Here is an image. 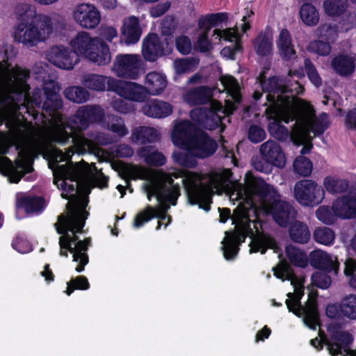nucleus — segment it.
Segmentation results:
<instances>
[{"label": "nucleus", "mask_w": 356, "mask_h": 356, "mask_svg": "<svg viewBox=\"0 0 356 356\" xmlns=\"http://www.w3.org/2000/svg\"><path fill=\"white\" fill-rule=\"evenodd\" d=\"M159 138V133L152 127H138L132 130L131 140L134 143H152L158 140Z\"/></svg>", "instance_id": "obj_25"}, {"label": "nucleus", "mask_w": 356, "mask_h": 356, "mask_svg": "<svg viewBox=\"0 0 356 356\" xmlns=\"http://www.w3.org/2000/svg\"><path fill=\"white\" fill-rule=\"evenodd\" d=\"M176 46L177 50L183 54H187L191 50V42L187 36H180L176 40Z\"/></svg>", "instance_id": "obj_51"}, {"label": "nucleus", "mask_w": 356, "mask_h": 356, "mask_svg": "<svg viewBox=\"0 0 356 356\" xmlns=\"http://www.w3.org/2000/svg\"><path fill=\"white\" fill-rule=\"evenodd\" d=\"M65 96L67 99L75 103H82L88 99V92L83 88L73 86L65 90Z\"/></svg>", "instance_id": "obj_43"}, {"label": "nucleus", "mask_w": 356, "mask_h": 356, "mask_svg": "<svg viewBox=\"0 0 356 356\" xmlns=\"http://www.w3.org/2000/svg\"><path fill=\"white\" fill-rule=\"evenodd\" d=\"M300 17L307 26H314L319 20V15L316 8L310 3L303 4L300 9Z\"/></svg>", "instance_id": "obj_34"}, {"label": "nucleus", "mask_w": 356, "mask_h": 356, "mask_svg": "<svg viewBox=\"0 0 356 356\" xmlns=\"http://www.w3.org/2000/svg\"><path fill=\"white\" fill-rule=\"evenodd\" d=\"M273 35L269 32L260 33L254 41V47L256 52L265 56L270 53L272 50Z\"/></svg>", "instance_id": "obj_32"}, {"label": "nucleus", "mask_w": 356, "mask_h": 356, "mask_svg": "<svg viewBox=\"0 0 356 356\" xmlns=\"http://www.w3.org/2000/svg\"><path fill=\"white\" fill-rule=\"evenodd\" d=\"M108 122L107 129L116 134L120 137H123L128 134V129L126 127L124 120L119 117L114 115L107 116Z\"/></svg>", "instance_id": "obj_42"}, {"label": "nucleus", "mask_w": 356, "mask_h": 356, "mask_svg": "<svg viewBox=\"0 0 356 356\" xmlns=\"http://www.w3.org/2000/svg\"><path fill=\"white\" fill-rule=\"evenodd\" d=\"M328 337L323 335L319 332V337L313 339L310 343L317 349L322 348V344L324 343L330 356H333L329 349L330 344L333 345L335 356H348L351 351L349 350L348 344L351 341L350 335L343 331L339 327L330 326L328 327Z\"/></svg>", "instance_id": "obj_9"}, {"label": "nucleus", "mask_w": 356, "mask_h": 356, "mask_svg": "<svg viewBox=\"0 0 356 356\" xmlns=\"http://www.w3.org/2000/svg\"><path fill=\"white\" fill-rule=\"evenodd\" d=\"M44 207L42 199L25 196L19 200L18 209H23L27 215H32L40 212Z\"/></svg>", "instance_id": "obj_29"}, {"label": "nucleus", "mask_w": 356, "mask_h": 356, "mask_svg": "<svg viewBox=\"0 0 356 356\" xmlns=\"http://www.w3.org/2000/svg\"><path fill=\"white\" fill-rule=\"evenodd\" d=\"M209 111L195 108L191 112V118L195 124L188 120L175 122L171 134L172 143L186 150L191 156L204 159L211 156L217 149V143L204 132L197 129V126L207 129H215L220 127V131L225 129L222 123V116L229 115L236 109L235 105L229 100H225L223 107L217 101L211 100Z\"/></svg>", "instance_id": "obj_5"}, {"label": "nucleus", "mask_w": 356, "mask_h": 356, "mask_svg": "<svg viewBox=\"0 0 356 356\" xmlns=\"http://www.w3.org/2000/svg\"><path fill=\"white\" fill-rule=\"evenodd\" d=\"M248 137L254 143H259L265 138V131L257 126H252L249 129Z\"/></svg>", "instance_id": "obj_53"}, {"label": "nucleus", "mask_w": 356, "mask_h": 356, "mask_svg": "<svg viewBox=\"0 0 356 356\" xmlns=\"http://www.w3.org/2000/svg\"><path fill=\"white\" fill-rule=\"evenodd\" d=\"M213 95L211 88L201 86L189 90L183 95V99L191 106L202 104L209 101Z\"/></svg>", "instance_id": "obj_22"}, {"label": "nucleus", "mask_w": 356, "mask_h": 356, "mask_svg": "<svg viewBox=\"0 0 356 356\" xmlns=\"http://www.w3.org/2000/svg\"><path fill=\"white\" fill-rule=\"evenodd\" d=\"M345 122L348 128L356 129V109L347 113Z\"/></svg>", "instance_id": "obj_62"}, {"label": "nucleus", "mask_w": 356, "mask_h": 356, "mask_svg": "<svg viewBox=\"0 0 356 356\" xmlns=\"http://www.w3.org/2000/svg\"><path fill=\"white\" fill-rule=\"evenodd\" d=\"M134 153L133 149L131 147H130L129 145L123 144L119 145L115 151V153L112 155L113 157L114 156H122V157H127V156H131Z\"/></svg>", "instance_id": "obj_61"}, {"label": "nucleus", "mask_w": 356, "mask_h": 356, "mask_svg": "<svg viewBox=\"0 0 356 356\" xmlns=\"http://www.w3.org/2000/svg\"><path fill=\"white\" fill-rule=\"evenodd\" d=\"M113 88L119 96L132 102H141L147 97L145 87L136 82L115 79Z\"/></svg>", "instance_id": "obj_15"}, {"label": "nucleus", "mask_w": 356, "mask_h": 356, "mask_svg": "<svg viewBox=\"0 0 356 356\" xmlns=\"http://www.w3.org/2000/svg\"><path fill=\"white\" fill-rule=\"evenodd\" d=\"M230 201H238L234 210L232 221L235 225L234 232H225L222 241V250L227 260L233 259L238 251V245L244 242L246 236L252 238L250 253H265L268 248L279 253L280 248L275 241L263 233L260 214L272 216L274 220L282 227H286L296 218V211L283 200L276 188L251 173H246L245 185L235 183L229 193Z\"/></svg>", "instance_id": "obj_2"}, {"label": "nucleus", "mask_w": 356, "mask_h": 356, "mask_svg": "<svg viewBox=\"0 0 356 356\" xmlns=\"http://www.w3.org/2000/svg\"><path fill=\"white\" fill-rule=\"evenodd\" d=\"M212 36L219 40L222 39L229 42H234V44L241 43V35L239 34L236 26L222 30L216 29L213 31Z\"/></svg>", "instance_id": "obj_36"}, {"label": "nucleus", "mask_w": 356, "mask_h": 356, "mask_svg": "<svg viewBox=\"0 0 356 356\" xmlns=\"http://www.w3.org/2000/svg\"><path fill=\"white\" fill-rule=\"evenodd\" d=\"M46 58L55 66L64 70H72L79 62L76 55L62 45L51 47L47 51Z\"/></svg>", "instance_id": "obj_13"}, {"label": "nucleus", "mask_w": 356, "mask_h": 356, "mask_svg": "<svg viewBox=\"0 0 356 356\" xmlns=\"http://www.w3.org/2000/svg\"><path fill=\"white\" fill-rule=\"evenodd\" d=\"M341 315L352 320H356V295L345 296L340 302Z\"/></svg>", "instance_id": "obj_35"}, {"label": "nucleus", "mask_w": 356, "mask_h": 356, "mask_svg": "<svg viewBox=\"0 0 356 356\" xmlns=\"http://www.w3.org/2000/svg\"><path fill=\"white\" fill-rule=\"evenodd\" d=\"M305 70L311 82L318 87L321 85L322 81L314 65L308 60H305Z\"/></svg>", "instance_id": "obj_50"}, {"label": "nucleus", "mask_w": 356, "mask_h": 356, "mask_svg": "<svg viewBox=\"0 0 356 356\" xmlns=\"http://www.w3.org/2000/svg\"><path fill=\"white\" fill-rule=\"evenodd\" d=\"M29 77L26 69L10 68L6 63H0V122H4L8 129V136L0 138V172L7 176L10 182L18 183L31 171L29 158L35 153L46 152L54 182L63 190L62 197L69 200L65 213L59 216L55 224L57 232L61 234L60 255L67 257L70 252L73 261L78 263L75 270L80 273L88 263L86 252L91 243L90 238L80 240L76 235L82 232L88 215L86 197L76 195L86 168L69 161L74 148L79 154H97L99 145L110 142L104 134L88 139L77 133L90 122L102 120L103 110L97 106H84L69 122L58 115L48 127L33 124L20 111L30 113L34 106L41 104L40 100L35 97L31 100L29 95Z\"/></svg>", "instance_id": "obj_1"}, {"label": "nucleus", "mask_w": 356, "mask_h": 356, "mask_svg": "<svg viewBox=\"0 0 356 356\" xmlns=\"http://www.w3.org/2000/svg\"><path fill=\"white\" fill-rule=\"evenodd\" d=\"M260 152L268 163L278 168H283L285 165V156L277 143L269 140L263 143L260 147Z\"/></svg>", "instance_id": "obj_18"}, {"label": "nucleus", "mask_w": 356, "mask_h": 356, "mask_svg": "<svg viewBox=\"0 0 356 356\" xmlns=\"http://www.w3.org/2000/svg\"><path fill=\"white\" fill-rule=\"evenodd\" d=\"M127 175L130 179H145L143 188L149 200L154 196L159 202L156 207L147 206L137 214L134 226L142 227L145 222L154 217L159 218L156 229L162 225L165 227L170 223L171 219L166 212L170 208L168 203L175 205L177 199L180 195L179 184H175L173 178H182V182L191 204H198L200 208L209 211L213 193H221L227 186L232 172L229 169L220 172H211L200 175L192 172L176 171L165 173L162 171L149 170L144 167L135 165H125Z\"/></svg>", "instance_id": "obj_3"}, {"label": "nucleus", "mask_w": 356, "mask_h": 356, "mask_svg": "<svg viewBox=\"0 0 356 356\" xmlns=\"http://www.w3.org/2000/svg\"><path fill=\"white\" fill-rule=\"evenodd\" d=\"M273 270L277 278L290 280L293 287V293H289V298L286 300L289 311L298 317H303L305 324L310 329L316 330L319 326L316 298L309 295L306 305L303 307L300 305V299L304 294L305 278L295 275L290 266L285 261H280Z\"/></svg>", "instance_id": "obj_6"}, {"label": "nucleus", "mask_w": 356, "mask_h": 356, "mask_svg": "<svg viewBox=\"0 0 356 356\" xmlns=\"http://www.w3.org/2000/svg\"><path fill=\"white\" fill-rule=\"evenodd\" d=\"M316 216L318 220L326 225L334 223L339 218L336 209H334V203L332 207L327 205L319 207L316 211Z\"/></svg>", "instance_id": "obj_37"}, {"label": "nucleus", "mask_w": 356, "mask_h": 356, "mask_svg": "<svg viewBox=\"0 0 356 356\" xmlns=\"http://www.w3.org/2000/svg\"><path fill=\"white\" fill-rule=\"evenodd\" d=\"M259 80L264 91L268 92L266 99L269 106L266 112L268 118L272 120L268 124L270 134L278 140H285L289 131L280 122L288 123L296 120L291 139L297 145H304L301 154L309 152L312 147L310 133L314 136L322 134L328 127V115L322 113L316 118L312 105L293 94L289 95L285 86L277 78L264 81V74H261Z\"/></svg>", "instance_id": "obj_4"}, {"label": "nucleus", "mask_w": 356, "mask_h": 356, "mask_svg": "<svg viewBox=\"0 0 356 356\" xmlns=\"http://www.w3.org/2000/svg\"><path fill=\"white\" fill-rule=\"evenodd\" d=\"M311 264L317 268L333 272L337 275L339 270V262L336 256L331 255L321 250H316L310 254Z\"/></svg>", "instance_id": "obj_16"}, {"label": "nucleus", "mask_w": 356, "mask_h": 356, "mask_svg": "<svg viewBox=\"0 0 356 356\" xmlns=\"http://www.w3.org/2000/svg\"><path fill=\"white\" fill-rule=\"evenodd\" d=\"M323 189L330 194H339L346 191L349 187L348 181L335 175L326 176L323 181Z\"/></svg>", "instance_id": "obj_26"}, {"label": "nucleus", "mask_w": 356, "mask_h": 356, "mask_svg": "<svg viewBox=\"0 0 356 356\" xmlns=\"http://www.w3.org/2000/svg\"><path fill=\"white\" fill-rule=\"evenodd\" d=\"M291 238L299 243H305L310 238V232L308 227L299 221L294 222L289 229Z\"/></svg>", "instance_id": "obj_30"}, {"label": "nucleus", "mask_w": 356, "mask_h": 356, "mask_svg": "<svg viewBox=\"0 0 356 356\" xmlns=\"http://www.w3.org/2000/svg\"><path fill=\"white\" fill-rule=\"evenodd\" d=\"M149 165L160 166L165 163V157L153 147H143L138 152Z\"/></svg>", "instance_id": "obj_28"}, {"label": "nucleus", "mask_w": 356, "mask_h": 356, "mask_svg": "<svg viewBox=\"0 0 356 356\" xmlns=\"http://www.w3.org/2000/svg\"><path fill=\"white\" fill-rule=\"evenodd\" d=\"M173 159L178 164L184 167L193 168L196 165V163L193 159H189L188 156L179 152L173 153Z\"/></svg>", "instance_id": "obj_52"}, {"label": "nucleus", "mask_w": 356, "mask_h": 356, "mask_svg": "<svg viewBox=\"0 0 356 356\" xmlns=\"http://www.w3.org/2000/svg\"><path fill=\"white\" fill-rule=\"evenodd\" d=\"M13 246L17 251L22 254L29 252L32 250L31 244L22 238H16L13 243Z\"/></svg>", "instance_id": "obj_54"}, {"label": "nucleus", "mask_w": 356, "mask_h": 356, "mask_svg": "<svg viewBox=\"0 0 356 356\" xmlns=\"http://www.w3.org/2000/svg\"><path fill=\"white\" fill-rule=\"evenodd\" d=\"M115 79L99 74H90L86 76L84 80L85 86L95 90H104L106 89L113 90Z\"/></svg>", "instance_id": "obj_24"}, {"label": "nucleus", "mask_w": 356, "mask_h": 356, "mask_svg": "<svg viewBox=\"0 0 356 356\" xmlns=\"http://www.w3.org/2000/svg\"><path fill=\"white\" fill-rule=\"evenodd\" d=\"M334 209L340 218L356 217V193L337 198L334 201Z\"/></svg>", "instance_id": "obj_19"}, {"label": "nucleus", "mask_w": 356, "mask_h": 356, "mask_svg": "<svg viewBox=\"0 0 356 356\" xmlns=\"http://www.w3.org/2000/svg\"><path fill=\"white\" fill-rule=\"evenodd\" d=\"M347 7V0H325L323 3L325 12L330 16L342 14Z\"/></svg>", "instance_id": "obj_39"}, {"label": "nucleus", "mask_w": 356, "mask_h": 356, "mask_svg": "<svg viewBox=\"0 0 356 356\" xmlns=\"http://www.w3.org/2000/svg\"><path fill=\"white\" fill-rule=\"evenodd\" d=\"M341 314L340 305H330L326 308V315L330 318H335Z\"/></svg>", "instance_id": "obj_64"}, {"label": "nucleus", "mask_w": 356, "mask_h": 356, "mask_svg": "<svg viewBox=\"0 0 356 356\" xmlns=\"http://www.w3.org/2000/svg\"><path fill=\"white\" fill-rule=\"evenodd\" d=\"M170 7L168 1L163 2L153 6L150 10V15L153 17H159L163 15Z\"/></svg>", "instance_id": "obj_57"}, {"label": "nucleus", "mask_w": 356, "mask_h": 356, "mask_svg": "<svg viewBox=\"0 0 356 356\" xmlns=\"http://www.w3.org/2000/svg\"><path fill=\"white\" fill-rule=\"evenodd\" d=\"M276 44L279 49L280 56L284 60H291L296 55V51L291 41L289 31L286 29H282L276 40Z\"/></svg>", "instance_id": "obj_23"}, {"label": "nucleus", "mask_w": 356, "mask_h": 356, "mask_svg": "<svg viewBox=\"0 0 356 356\" xmlns=\"http://www.w3.org/2000/svg\"><path fill=\"white\" fill-rule=\"evenodd\" d=\"M167 86L166 76L157 72H149L145 79V88L148 94L158 95L161 94Z\"/></svg>", "instance_id": "obj_21"}, {"label": "nucleus", "mask_w": 356, "mask_h": 356, "mask_svg": "<svg viewBox=\"0 0 356 356\" xmlns=\"http://www.w3.org/2000/svg\"><path fill=\"white\" fill-rule=\"evenodd\" d=\"M173 111L172 106L168 102L152 99L148 102L143 108L144 114L149 117L162 118L169 116Z\"/></svg>", "instance_id": "obj_20"}, {"label": "nucleus", "mask_w": 356, "mask_h": 356, "mask_svg": "<svg viewBox=\"0 0 356 356\" xmlns=\"http://www.w3.org/2000/svg\"><path fill=\"white\" fill-rule=\"evenodd\" d=\"M332 66L339 75L348 76L355 71V60L350 56H339L332 60Z\"/></svg>", "instance_id": "obj_27"}, {"label": "nucleus", "mask_w": 356, "mask_h": 356, "mask_svg": "<svg viewBox=\"0 0 356 356\" xmlns=\"http://www.w3.org/2000/svg\"><path fill=\"white\" fill-rule=\"evenodd\" d=\"M307 50L321 56H326L330 52L331 48L327 42L314 40L309 43Z\"/></svg>", "instance_id": "obj_47"}, {"label": "nucleus", "mask_w": 356, "mask_h": 356, "mask_svg": "<svg viewBox=\"0 0 356 356\" xmlns=\"http://www.w3.org/2000/svg\"><path fill=\"white\" fill-rule=\"evenodd\" d=\"M319 36L327 40H332L335 38L337 33V29L327 24L321 26L318 29Z\"/></svg>", "instance_id": "obj_56"}, {"label": "nucleus", "mask_w": 356, "mask_h": 356, "mask_svg": "<svg viewBox=\"0 0 356 356\" xmlns=\"http://www.w3.org/2000/svg\"><path fill=\"white\" fill-rule=\"evenodd\" d=\"M15 13L19 19L27 20L36 16V8L29 3H20L16 6Z\"/></svg>", "instance_id": "obj_44"}, {"label": "nucleus", "mask_w": 356, "mask_h": 356, "mask_svg": "<svg viewBox=\"0 0 356 356\" xmlns=\"http://www.w3.org/2000/svg\"><path fill=\"white\" fill-rule=\"evenodd\" d=\"M113 107L120 113H127L129 111L128 104L121 99H118L113 102Z\"/></svg>", "instance_id": "obj_63"}, {"label": "nucleus", "mask_w": 356, "mask_h": 356, "mask_svg": "<svg viewBox=\"0 0 356 356\" xmlns=\"http://www.w3.org/2000/svg\"><path fill=\"white\" fill-rule=\"evenodd\" d=\"M325 195V193L323 187L311 179L299 181L293 187L295 199L303 206H316L323 202Z\"/></svg>", "instance_id": "obj_10"}, {"label": "nucleus", "mask_w": 356, "mask_h": 356, "mask_svg": "<svg viewBox=\"0 0 356 356\" xmlns=\"http://www.w3.org/2000/svg\"><path fill=\"white\" fill-rule=\"evenodd\" d=\"M58 21L48 15H40L35 24H19L14 33L18 42L33 47L47 40L56 30Z\"/></svg>", "instance_id": "obj_8"}, {"label": "nucleus", "mask_w": 356, "mask_h": 356, "mask_svg": "<svg viewBox=\"0 0 356 356\" xmlns=\"http://www.w3.org/2000/svg\"><path fill=\"white\" fill-rule=\"evenodd\" d=\"M74 54L83 56L98 65L108 64L111 59L108 46L99 37H91L86 31L79 32L70 42Z\"/></svg>", "instance_id": "obj_7"}, {"label": "nucleus", "mask_w": 356, "mask_h": 356, "mask_svg": "<svg viewBox=\"0 0 356 356\" xmlns=\"http://www.w3.org/2000/svg\"><path fill=\"white\" fill-rule=\"evenodd\" d=\"M241 43L234 44L233 47H226L221 50V55L224 58L233 60L235 58V54L241 51Z\"/></svg>", "instance_id": "obj_58"}, {"label": "nucleus", "mask_w": 356, "mask_h": 356, "mask_svg": "<svg viewBox=\"0 0 356 356\" xmlns=\"http://www.w3.org/2000/svg\"><path fill=\"white\" fill-rule=\"evenodd\" d=\"M100 36L108 42L118 36V31L115 28L111 26H102L100 29Z\"/></svg>", "instance_id": "obj_55"}, {"label": "nucleus", "mask_w": 356, "mask_h": 356, "mask_svg": "<svg viewBox=\"0 0 356 356\" xmlns=\"http://www.w3.org/2000/svg\"><path fill=\"white\" fill-rule=\"evenodd\" d=\"M143 64L139 54H118L115 58L112 70L118 76L136 79L140 74Z\"/></svg>", "instance_id": "obj_11"}, {"label": "nucleus", "mask_w": 356, "mask_h": 356, "mask_svg": "<svg viewBox=\"0 0 356 356\" xmlns=\"http://www.w3.org/2000/svg\"><path fill=\"white\" fill-rule=\"evenodd\" d=\"M312 283L318 288L325 289L330 286L331 279L325 273L316 272L312 276Z\"/></svg>", "instance_id": "obj_49"}, {"label": "nucleus", "mask_w": 356, "mask_h": 356, "mask_svg": "<svg viewBox=\"0 0 356 356\" xmlns=\"http://www.w3.org/2000/svg\"><path fill=\"white\" fill-rule=\"evenodd\" d=\"M285 252L288 259L294 264L299 267H305L308 264V259L306 254L298 248L289 245L286 247Z\"/></svg>", "instance_id": "obj_33"}, {"label": "nucleus", "mask_w": 356, "mask_h": 356, "mask_svg": "<svg viewBox=\"0 0 356 356\" xmlns=\"http://www.w3.org/2000/svg\"><path fill=\"white\" fill-rule=\"evenodd\" d=\"M210 30L200 29H197V37L196 46L201 51H207L211 48V42L208 38V33Z\"/></svg>", "instance_id": "obj_46"}, {"label": "nucleus", "mask_w": 356, "mask_h": 356, "mask_svg": "<svg viewBox=\"0 0 356 356\" xmlns=\"http://www.w3.org/2000/svg\"><path fill=\"white\" fill-rule=\"evenodd\" d=\"M356 272V261L353 258H347L344 262L343 273L349 277Z\"/></svg>", "instance_id": "obj_60"}, {"label": "nucleus", "mask_w": 356, "mask_h": 356, "mask_svg": "<svg viewBox=\"0 0 356 356\" xmlns=\"http://www.w3.org/2000/svg\"><path fill=\"white\" fill-rule=\"evenodd\" d=\"M90 287L88 279L85 276H78L74 279H72L67 283L66 290L67 295L70 296L74 289L87 290Z\"/></svg>", "instance_id": "obj_45"}, {"label": "nucleus", "mask_w": 356, "mask_h": 356, "mask_svg": "<svg viewBox=\"0 0 356 356\" xmlns=\"http://www.w3.org/2000/svg\"><path fill=\"white\" fill-rule=\"evenodd\" d=\"M75 22L85 29H94L100 22L101 16L97 9L91 4L81 3L72 13Z\"/></svg>", "instance_id": "obj_14"}, {"label": "nucleus", "mask_w": 356, "mask_h": 356, "mask_svg": "<svg viewBox=\"0 0 356 356\" xmlns=\"http://www.w3.org/2000/svg\"><path fill=\"white\" fill-rule=\"evenodd\" d=\"M228 19L226 13L209 14L201 17L198 20V27L210 30L211 27L218 26Z\"/></svg>", "instance_id": "obj_31"}, {"label": "nucleus", "mask_w": 356, "mask_h": 356, "mask_svg": "<svg viewBox=\"0 0 356 356\" xmlns=\"http://www.w3.org/2000/svg\"><path fill=\"white\" fill-rule=\"evenodd\" d=\"M356 24V15L353 13H348L343 17L342 26L345 30H348Z\"/></svg>", "instance_id": "obj_59"}, {"label": "nucleus", "mask_w": 356, "mask_h": 356, "mask_svg": "<svg viewBox=\"0 0 356 356\" xmlns=\"http://www.w3.org/2000/svg\"><path fill=\"white\" fill-rule=\"evenodd\" d=\"M220 82L232 99L235 102H238L240 101L239 86L236 80L231 76H222L220 78Z\"/></svg>", "instance_id": "obj_40"}, {"label": "nucleus", "mask_w": 356, "mask_h": 356, "mask_svg": "<svg viewBox=\"0 0 356 356\" xmlns=\"http://www.w3.org/2000/svg\"><path fill=\"white\" fill-rule=\"evenodd\" d=\"M293 169L300 176L308 177L312 172L313 165L307 157L299 156L294 160Z\"/></svg>", "instance_id": "obj_41"}, {"label": "nucleus", "mask_w": 356, "mask_h": 356, "mask_svg": "<svg viewBox=\"0 0 356 356\" xmlns=\"http://www.w3.org/2000/svg\"><path fill=\"white\" fill-rule=\"evenodd\" d=\"M142 32V29L137 17L130 16L124 19L121 27V37L122 40L127 44L138 42Z\"/></svg>", "instance_id": "obj_17"}, {"label": "nucleus", "mask_w": 356, "mask_h": 356, "mask_svg": "<svg viewBox=\"0 0 356 356\" xmlns=\"http://www.w3.org/2000/svg\"><path fill=\"white\" fill-rule=\"evenodd\" d=\"M197 65L195 60L188 59H178L174 62V68L177 74H182L191 72Z\"/></svg>", "instance_id": "obj_48"}, {"label": "nucleus", "mask_w": 356, "mask_h": 356, "mask_svg": "<svg viewBox=\"0 0 356 356\" xmlns=\"http://www.w3.org/2000/svg\"><path fill=\"white\" fill-rule=\"evenodd\" d=\"M314 240L324 245H331L333 244L335 238L334 232L329 227H319L314 232Z\"/></svg>", "instance_id": "obj_38"}, {"label": "nucleus", "mask_w": 356, "mask_h": 356, "mask_svg": "<svg viewBox=\"0 0 356 356\" xmlns=\"http://www.w3.org/2000/svg\"><path fill=\"white\" fill-rule=\"evenodd\" d=\"M171 43L168 38L161 40L156 34H149L143 41V56L147 61L154 62L172 51Z\"/></svg>", "instance_id": "obj_12"}]
</instances>
